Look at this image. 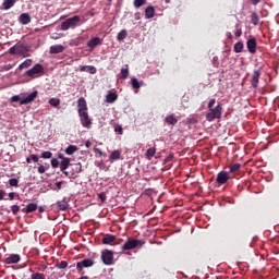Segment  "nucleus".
Returning <instances> with one entry per match:
<instances>
[{"instance_id": "f257e3e1", "label": "nucleus", "mask_w": 279, "mask_h": 279, "mask_svg": "<svg viewBox=\"0 0 279 279\" xmlns=\"http://www.w3.org/2000/svg\"><path fill=\"white\" fill-rule=\"evenodd\" d=\"M215 104H217V100L215 98H211L207 104L209 112L206 113V121H208L209 123L215 121V119H221V116L223 114V105L221 102H218L215 107Z\"/></svg>"}, {"instance_id": "f03ea898", "label": "nucleus", "mask_w": 279, "mask_h": 279, "mask_svg": "<svg viewBox=\"0 0 279 279\" xmlns=\"http://www.w3.org/2000/svg\"><path fill=\"white\" fill-rule=\"evenodd\" d=\"M32 51V46L23 45V44H16L13 47L9 49V53L11 56H23V58H27V53Z\"/></svg>"}, {"instance_id": "7ed1b4c3", "label": "nucleus", "mask_w": 279, "mask_h": 279, "mask_svg": "<svg viewBox=\"0 0 279 279\" xmlns=\"http://www.w3.org/2000/svg\"><path fill=\"white\" fill-rule=\"evenodd\" d=\"M25 75L32 80H36V77H43V75H45V66H43L40 63H36L32 69L25 72Z\"/></svg>"}, {"instance_id": "20e7f679", "label": "nucleus", "mask_w": 279, "mask_h": 279, "mask_svg": "<svg viewBox=\"0 0 279 279\" xmlns=\"http://www.w3.org/2000/svg\"><path fill=\"white\" fill-rule=\"evenodd\" d=\"M144 245L145 241L129 238L126 242L122 245V251L130 252V250H136V247H143Z\"/></svg>"}, {"instance_id": "39448f33", "label": "nucleus", "mask_w": 279, "mask_h": 279, "mask_svg": "<svg viewBox=\"0 0 279 279\" xmlns=\"http://www.w3.org/2000/svg\"><path fill=\"white\" fill-rule=\"evenodd\" d=\"M81 19L78 15H74L72 17H69L64 22L61 23V29L62 32H66L68 29H74V27H77Z\"/></svg>"}, {"instance_id": "423d86ee", "label": "nucleus", "mask_w": 279, "mask_h": 279, "mask_svg": "<svg viewBox=\"0 0 279 279\" xmlns=\"http://www.w3.org/2000/svg\"><path fill=\"white\" fill-rule=\"evenodd\" d=\"M78 117L81 119V124L83 125V128L90 130V125H93V120L90 119V116H88V111L78 113Z\"/></svg>"}, {"instance_id": "0eeeda50", "label": "nucleus", "mask_w": 279, "mask_h": 279, "mask_svg": "<svg viewBox=\"0 0 279 279\" xmlns=\"http://www.w3.org/2000/svg\"><path fill=\"white\" fill-rule=\"evenodd\" d=\"M259 82H260V70H254L250 80V84L254 90L258 88Z\"/></svg>"}, {"instance_id": "6e6552de", "label": "nucleus", "mask_w": 279, "mask_h": 279, "mask_svg": "<svg viewBox=\"0 0 279 279\" xmlns=\"http://www.w3.org/2000/svg\"><path fill=\"white\" fill-rule=\"evenodd\" d=\"M93 265H95V260L90 258L83 259L82 262L76 263V271H78V274H84L82 272L84 270V267L88 268L93 267Z\"/></svg>"}, {"instance_id": "1a4fd4ad", "label": "nucleus", "mask_w": 279, "mask_h": 279, "mask_svg": "<svg viewBox=\"0 0 279 279\" xmlns=\"http://www.w3.org/2000/svg\"><path fill=\"white\" fill-rule=\"evenodd\" d=\"M101 260L105 265H112V260H114V253L108 250L102 251Z\"/></svg>"}, {"instance_id": "9d476101", "label": "nucleus", "mask_w": 279, "mask_h": 279, "mask_svg": "<svg viewBox=\"0 0 279 279\" xmlns=\"http://www.w3.org/2000/svg\"><path fill=\"white\" fill-rule=\"evenodd\" d=\"M38 97V90H34L33 93L28 94L25 98L20 100V106H27V104H32V101L36 100Z\"/></svg>"}, {"instance_id": "9b49d317", "label": "nucleus", "mask_w": 279, "mask_h": 279, "mask_svg": "<svg viewBox=\"0 0 279 279\" xmlns=\"http://www.w3.org/2000/svg\"><path fill=\"white\" fill-rule=\"evenodd\" d=\"M71 167V159L70 158H63V160L60 162V171L65 174V177L71 175L70 171H66Z\"/></svg>"}, {"instance_id": "f8f14e48", "label": "nucleus", "mask_w": 279, "mask_h": 279, "mask_svg": "<svg viewBox=\"0 0 279 279\" xmlns=\"http://www.w3.org/2000/svg\"><path fill=\"white\" fill-rule=\"evenodd\" d=\"M229 180H230V177L228 175V172L220 171L217 174L216 182H217V184H219V186H221L222 184H226V182H228Z\"/></svg>"}, {"instance_id": "ddd939ff", "label": "nucleus", "mask_w": 279, "mask_h": 279, "mask_svg": "<svg viewBox=\"0 0 279 279\" xmlns=\"http://www.w3.org/2000/svg\"><path fill=\"white\" fill-rule=\"evenodd\" d=\"M77 112L78 114H82V112H88V105L86 104V99L84 97H81L77 100Z\"/></svg>"}, {"instance_id": "4468645a", "label": "nucleus", "mask_w": 279, "mask_h": 279, "mask_svg": "<svg viewBox=\"0 0 279 279\" xmlns=\"http://www.w3.org/2000/svg\"><path fill=\"white\" fill-rule=\"evenodd\" d=\"M101 241L104 245H112L113 243H119V240H117V235L112 234H106Z\"/></svg>"}, {"instance_id": "2eb2a0df", "label": "nucleus", "mask_w": 279, "mask_h": 279, "mask_svg": "<svg viewBox=\"0 0 279 279\" xmlns=\"http://www.w3.org/2000/svg\"><path fill=\"white\" fill-rule=\"evenodd\" d=\"M246 47L251 53H256V47H257L256 38L251 37L250 39H247Z\"/></svg>"}, {"instance_id": "dca6fc26", "label": "nucleus", "mask_w": 279, "mask_h": 279, "mask_svg": "<svg viewBox=\"0 0 279 279\" xmlns=\"http://www.w3.org/2000/svg\"><path fill=\"white\" fill-rule=\"evenodd\" d=\"M36 210H38V204L29 203L25 208L22 209V213L29 215V213H36Z\"/></svg>"}, {"instance_id": "f3484780", "label": "nucleus", "mask_w": 279, "mask_h": 279, "mask_svg": "<svg viewBox=\"0 0 279 279\" xmlns=\"http://www.w3.org/2000/svg\"><path fill=\"white\" fill-rule=\"evenodd\" d=\"M21 260V255L13 254L4 259L5 265H15V263H19Z\"/></svg>"}, {"instance_id": "a211bd4d", "label": "nucleus", "mask_w": 279, "mask_h": 279, "mask_svg": "<svg viewBox=\"0 0 279 279\" xmlns=\"http://www.w3.org/2000/svg\"><path fill=\"white\" fill-rule=\"evenodd\" d=\"M20 23L22 25H29V23H32V16L29 15V13H22L20 15Z\"/></svg>"}, {"instance_id": "6ab92c4d", "label": "nucleus", "mask_w": 279, "mask_h": 279, "mask_svg": "<svg viewBox=\"0 0 279 279\" xmlns=\"http://www.w3.org/2000/svg\"><path fill=\"white\" fill-rule=\"evenodd\" d=\"M63 51H64V46L53 45V46L50 47L49 53L58 54V53H62Z\"/></svg>"}, {"instance_id": "aec40b11", "label": "nucleus", "mask_w": 279, "mask_h": 279, "mask_svg": "<svg viewBox=\"0 0 279 279\" xmlns=\"http://www.w3.org/2000/svg\"><path fill=\"white\" fill-rule=\"evenodd\" d=\"M98 45H101V38L99 37H94L87 43V47H89V49H95Z\"/></svg>"}, {"instance_id": "412c9836", "label": "nucleus", "mask_w": 279, "mask_h": 279, "mask_svg": "<svg viewBox=\"0 0 279 279\" xmlns=\"http://www.w3.org/2000/svg\"><path fill=\"white\" fill-rule=\"evenodd\" d=\"M156 16V9L151 5L145 9V17L146 19H154Z\"/></svg>"}, {"instance_id": "4be33fe9", "label": "nucleus", "mask_w": 279, "mask_h": 279, "mask_svg": "<svg viewBox=\"0 0 279 279\" xmlns=\"http://www.w3.org/2000/svg\"><path fill=\"white\" fill-rule=\"evenodd\" d=\"M106 99H107L108 104H114V101H117V99H119V95H117V93L110 92L109 94H107Z\"/></svg>"}, {"instance_id": "5701e85b", "label": "nucleus", "mask_w": 279, "mask_h": 279, "mask_svg": "<svg viewBox=\"0 0 279 279\" xmlns=\"http://www.w3.org/2000/svg\"><path fill=\"white\" fill-rule=\"evenodd\" d=\"M81 71H86L87 73L95 75V73H97V68H95L94 65H83L81 68Z\"/></svg>"}, {"instance_id": "b1692460", "label": "nucleus", "mask_w": 279, "mask_h": 279, "mask_svg": "<svg viewBox=\"0 0 279 279\" xmlns=\"http://www.w3.org/2000/svg\"><path fill=\"white\" fill-rule=\"evenodd\" d=\"M73 167L74 168L70 172V175H75L76 173H82V163L81 162L74 163Z\"/></svg>"}, {"instance_id": "393cba45", "label": "nucleus", "mask_w": 279, "mask_h": 279, "mask_svg": "<svg viewBox=\"0 0 279 279\" xmlns=\"http://www.w3.org/2000/svg\"><path fill=\"white\" fill-rule=\"evenodd\" d=\"M165 121H166V123H168V125L178 124V119L173 114L166 117Z\"/></svg>"}, {"instance_id": "a878e982", "label": "nucleus", "mask_w": 279, "mask_h": 279, "mask_svg": "<svg viewBox=\"0 0 279 279\" xmlns=\"http://www.w3.org/2000/svg\"><path fill=\"white\" fill-rule=\"evenodd\" d=\"M57 206H58L59 210H68L69 203L66 202V199H62V201L57 202Z\"/></svg>"}, {"instance_id": "bb28decb", "label": "nucleus", "mask_w": 279, "mask_h": 279, "mask_svg": "<svg viewBox=\"0 0 279 279\" xmlns=\"http://www.w3.org/2000/svg\"><path fill=\"white\" fill-rule=\"evenodd\" d=\"M14 3H16V0H4L2 3L3 10H10L14 7Z\"/></svg>"}, {"instance_id": "cd10ccee", "label": "nucleus", "mask_w": 279, "mask_h": 279, "mask_svg": "<svg viewBox=\"0 0 279 279\" xmlns=\"http://www.w3.org/2000/svg\"><path fill=\"white\" fill-rule=\"evenodd\" d=\"M243 43L242 41H238L234 44L233 46V51L234 53H242L243 52Z\"/></svg>"}, {"instance_id": "c85d7f7f", "label": "nucleus", "mask_w": 279, "mask_h": 279, "mask_svg": "<svg viewBox=\"0 0 279 279\" xmlns=\"http://www.w3.org/2000/svg\"><path fill=\"white\" fill-rule=\"evenodd\" d=\"M121 158V150H113L110 156H109V160H119Z\"/></svg>"}, {"instance_id": "c756f323", "label": "nucleus", "mask_w": 279, "mask_h": 279, "mask_svg": "<svg viewBox=\"0 0 279 279\" xmlns=\"http://www.w3.org/2000/svg\"><path fill=\"white\" fill-rule=\"evenodd\" d=\"M32 59H26L19 65L20 71H23V69H29V66H32Z\"/></svg>"}, {"instance_id": "7c9ffc66", "label": "nucleus", "mask_w": 279, "mask_h": 279, "mask_svg": "<svg viewBox=\"0 0 279 279\" xmlns=\"http://www.w3.org/2000/svg\"><path fill=\"white\" fill-rule=\"evenodd\" d=\"M75 151H77V146H75V145H70L69 147L65 148V154L68 156H73V154H75Z\"/></svg>"}, {"instance_id": "2f4dec72", "label": "nucleus", "mask_w": 279, "mask_h": 279, "mask_svg": "<svg viewBox=\"0 0 279 279\" xmlns=\"http://www.w3.org/2000/svg\"><path fill=\"white\" fill-rule=\"evenodd\" d=\"M259 21H260V17L258 16V13L254 12L251 14V23L253 25L255 26L258 25Z\"/></svg>"}, {"instance_id": "473e14b6", "label": "nucleus", "mask_w": 279, "mask_h": 279, "mask_svg": "<svg viewBox=\"0 0 279 279\" xmlns=\"http://www.w3.org/2000/svg\"><path fill=\"white\" fill-rule=\"evenodd\" d=\"M154 156H156V147H150L146 150V157L148 158V160H151V158H154Z\"/></svg>"}, {"instance_id": "72a5a7b5", "label": "nucleus", "mask_w": 279, "mask_h": 279, "mask_svg": "<svg viewBox=\"0 0 279 279\" xmlns=\"http://www.w3.org/2000/svg\"><path fill=\"white\" fill-rule=\"evenodd\" d=\"M126 68H122L121 69V80H128L129 75H130V70L128 68V65H125Z\"/></svg>"}, {"instance_id": "f704fd0d", "label": "nucleus", "mask_w": 279, "mask_h": 279, "mask_svg": "<svg viewBox=\"0 0 279 279\" xmlns=\"http://www.w3.org/2000/svg\"><path fill=\"white\" fill-rule=\"evenodd\" d=\"M131 85H132V88H141V83L136 77L131 78Z\"/></svg>"}, {"instance_id": "c9c22d12", "label": "nucleus", "mask_w": 279, "mask_h": 279, "mask_svg": "<svg viewBox=\"0 0 279 279\" xmlns=\"http://www.w3.org/2000/svg\"><path fill=\"white\" fill-rule=\"evenodd\" d=\"M125 38H128V31L122 29V31L118 34V40H125Z\"/></svg>"}, {"instance_id": "e433bc0d", "label": "nucleus", "mask_w": 279, "mask_h": 279, "mask_svg": "<svg viewBox=\"0 0 279 279\" xmlns=\"http://www.w3.org/2000/svg\"><path fill=\"white\" fill-rule=\"evenodd\" d=\"M31 279H47V277L45 276V274L34 272V274L31 276Z\"/></svg>"}, {"instance_id": "4c0bfd02", "label": "nucleus", "mask_w": 279, "mask_h": 279, "mask_svg": "<svg viewBox=\"0 0 279 279\" xmlns=\"http://www.w3.org/2000/svg\"><path fill=\"white\" fill-rule=\"evenodd\" d=\"M146 1L145 0H134L133 5L134 8L138 9V8H143V5H145Z\"/></svg>"}, {"instance_id": "58836bf2", "label": "nucleus", "mask_w": 279, "mask_h": 279, "mask_svg": "<svg viewBox=\"0 0 279 279\" xmlns=\"http://www.w3.org/2000/svg\"><path fill=\"white\" fill-rule=\"evenodd\" d=\"M49 104H50V106H53V108H58V106H60V99H58V98H51V99L49 100Z\"/></svg>"}, {"instance_id": "ea45409f", "label": "nucleus", "mask_w": 279, "mask_h": 279, "mask_svg": "<svg viewBox=\"0 0 279 279\" xmlns=\"http://www.w3.org/2000/svg\"><path fill=\"white\" fill-rule=\"evenodd\" d=\"M241 169V163H234L230 167V173H235V171H239Z\"/></svg>"}, {"instance_id": "a19ab883", "label": "nucleus", "mask_w": 279, "mask_h": 279, "mask_svg": "<svg viewBox=\"0 0 279 279\" xmlns=\"http://www.w3.org/2000/svg\"><path fill=\"white\" fill-rule=\"evenodd\" d=\"M52 156H53V153H52V151H49V150L44 151V153L41 154V158H44L45 160H49V158H51Z\"/></svg>"}, {"instance_id": "79ce46f5", "label": "nucleus", "mask_w": 279, "mask_h": 279, "mask_svg": "<svg viewBox=\"0 0 279 279\" xmlns=\"http://www.w3.org/2000/svg\"><path fill=\"white\" fill-rule=\"evenodd\" d=\"M58 269H66V267H69V263H66V260H61L58 265H57Z\"/></svg>"}, {"instance_id": "37998d69", "label": "nucleus", "mask_w": 279, "mask_h": 279, "mask_svg": "<svg viewBox=\"0 0 279 279\" xmlns=\"http://www.w3.org/2000/svg\"><path fill=\"white\" fill-rule=\"evenodd\" d=\"M50 163H51L52 169H58V167H60V161H58V159H56V158H52Z\"/></svg>"}, {"instance_id": "c03bdc74", "label": "nucleus", "mask_w": 279, "mask_h": 279, "mask_svg": "<svg viewBox=\"0 0 279 279\" xmlns=\"http://www.w3.org/2000/svg\"><path fill=\"white\" fill-rule=\"evenodd\" d=\"M21 210V207L19 205L11 206V213L13 215H19V211Z\"/></svg>"}, {"instance_id": "a18cd8bd", "label": "nucleus", "mask_w": 279, "mask_h": 279, "mask_svg": "<svg viewBox=\"0 0 279 279\" xmlns=\"http://www.w3.org/2000/svg\"><path fill=\"white\" fill-rule=\"evenodd\" d=\"M114 132H117V134H123V126H121V124H116Z\"/></svg>"}, {"instance_id": "49530a36", "label": "nucleus", "mask_w": 279, "mask_h": 279, "mask_svg": "<svg viewBox=\"0 0 279 279\" xmlns=\"http://www.w3.org/2000/svg\"><path fill=\"white\" fill-rule=\"evenodd\" d=\"M213 66H215V69H219V57L215 56L213 58Z\"/></svg>"}, {"instance_id": "de8ad7c7", "label": "nucleus", "mask_w": 279, "mask_h": 279, "mask_svg": "<svg viewBox=\"0 0 279 279\" xmlns=\"http://www.w3.org/2000/svg\"><path fill=\"white\" fill-rule=\"evenodd\" d=\"M9 184L10 186H19V179H10Z\"/></svg>"}, {"instance_id": "09e8293b", "label": "nucleus", "mask_w": 279, "mask_h": 279, "mask_svg": "<svg viewBox=\"0 0 279 279\" xmlns=\"http://www.w3.org/2000/svg\"><path fill=\"white\" fill-rule=\"evenodd\" d=\"M38 173L43 174L47 171V168L44 165H39L37 168Z\"/></svg>"}, {"instance_id": "8fccbe9b", "label": "nucleus", "mask_w": 279, "mask_h": 279, "mask_svg": "<svg viewBox=\"0 0 279 279\" xmlns=\"http://www.w3.org/2000/svg\"><path fill=\"white\" fill-rule=\"evenodd\" d=\"M172 160H173V154H169V155L165 158L163 162H165V165H167V162H171Z\"/></svg>"}, {"instance_id": "3c124183", "label": "nucleus", "mask_w": 279, "mask_h": 279, "mask_svg": "<svg viewBox=\"0 0 279 279\" xmlns=\"http://www.w3.org/2000/svg\"><path fill=\"white\" fill-rule=\"evenodd\" d=\"M98 197L100 198V201H101L102 203L106 202V199H107L105 193H99V194H98Z\"/></svg>"}, {"instance_id": "603ef678", "label": "nucleus", "mask_w": 279, "mask_h": 279, "mask_svg": "<svg viewBox=\"0 0 279 279\" xmlns=\"http://www.w3.org/2000/svg\"><path fill=\"white\" fill-rule=\"evenodd\" d=\"M14 197H19V194H16V192H10L9 193V198L14 199Z\"/></svg>"}, {"instance_id": "864d4df0", "label": "nucleus", "mask_w": 279, "mask_h": 279, "mask_svg": "<svg viewBox=\"0 0 279 279\" xmlns=\"http://www.w3.org/2000/svg\"><path fill=\"white\" fill-rule=\"evenodd\" d=\"M243 35V31L241 28H239L236 32H235V37L236 38H241V36Z\"/></svg>"}, {"instance_id": "5fc2aeb1", "label": "nucleus", "mask_w": 279, "mask_h": 279, "mask_svg": "<svg viewBox=\"0 0 279 279\" xmlns=\"http://www.w3.org/2000/svg\"><path fill=\"white\" fill-rule=\"evenodd\" d=\"M16 101H21V97L20 96H13L11 98V102H16Z\"/></svg>"}, {"instance_id": "6e6d98bb", "label": "nucleus", "mask_w": 279, "mask_h": 279, "mask_svg": "<svg viewBox=\"0 0 279 279\" xmlns=\"http://www.w3.org/2000/svg\"><path fill=\"white\" fill-rule=\"evenodd\" d=\"M31 158L33 159V162H38V160H39L37 155H31Z\"/></svg>"}, {"instance_id": "4d7b16f0", "label": "nucleus", "mask_w": 279, "mask_h": 279, "mask_svg": "<svg viewBox=\"0 0 279 279\" xmlns=\"http://www.w3.org/2000/svg\"><path fill=\"white\" fill-rule=\"evenodd\" d=\"M56 186H57L58 191H60L62 189V181L57 182Z\"/></svg>"}, {"instance_id": "13d9d810", "label": "nucleus", "mask_w": 279, "mask_h": 279, "mask_svg": "<svg viewBox=\"0 0 279 279\" xmlns=\"http://www.w3.org/2000/svg\"><path fill=\"white\" fill-rule=\"evenodd\" d=\"M51 38H52V40H58V38H60V37L58 36V33H54V34L51 36Z\"/></svg>"}, {"instance_id": "bf43d9fd", "label": "nucleus", "mask_w": 279, "mask_h": 279, "mask_svg": "<svg viewBox=\"0 0 279 279\" xmlns=\"http://www.w3.org/2000/svg\"><path fill=\"white\" fill-rule=\"evenodd\" d=\"M260 0H251V3H252V5H258V2H259Z\"/></svg>"}, {"instance_id": "052dcab7", "label": "nucleus", "mask_w": 279, "mask_h": 279, "mask_svg": "<svg viewBox=\"0 0 279 279\" xmlns=\"http://www.w3.org/2000/svg\"><path fill=\"white\" fill-rule=\"evenodd\" d=\"M4 195H5V192L3 190H0V201L3 199Z\"/></svg>"}, {"instance_id": "680f3d73", "label": "nucleus", "mask_w": 279, "mask_h": 279, "mask_svg": "<svg viewBox=\"0 0 279 279\" xmlns=\"http://www.w3.org/2000/svg\"><path fill=\"white\" fill-rule=\"evenodd\" d=\"M227 38H229V40H232V38H233L232 33L228 32L227 33Z\"/></svg>"}, {"instance_id": "e2e57ef3", "label": "nucleus", "mask_w": 279, "mask_h": 279, "mask_svg": "<svg viewBox=\"0 0 279 279\" xmlns=\"http://www.w3.org/2000/svg\"><path fill=\"white\" fill-rule=\"evenodd\" d=\"M92 143L90 141L85 142V147L88 149L90 147Z\"/></svg>"}, {"instance_id": "0e129e2a", "label": "nucleus", "mask_w": 279, "mask_h": 279, "mask_svg": "<svg viewBox=\"0 0 279 279\" xmlns=\"http://www.w3.org/2000/svg\"><path fill=\"white\" fill-rule=\"evenodd\" d=\"M58 158H60L61 160H64V158H68V157H64V155L59 154V155H58Z\"/></svg>"}, {"instance_id": "69168bd1", "label": "nucleus", "mask_w": 279, "mask_h": 279, "mask_svg": "<svg viewBox=\"0 0 279 279\" xmlns=\"http://www.w3.org/2000/svg\"><path fill=\"white\" fill-rule=\"evenodd\" d=\"M38 213H45V207H39Z\"/></svg>"}, {"instance_id": "338daca9", "label": "nucleus", "mask_w": 279, "mask_h": 279, "mask_svg": "<svg viewBox=\"0 0 279 279\" xmlns=\"http://www.w3.org/2000/svg\"><path fill=\"white\" fill-rule=\"evenodd\" d=\"M95 151L97 153V154H99L100 156H101V149H99V148H95Z\"/></svg>"}, {"instance_id": "774afa93", "label": "nucleus", "mask_w": 279, "mask_h": 279, "mask_svg": "<svg viewBox=\"0 0 279 279\" xmlns=\"http://www.w3.org/2000/svg\"><path fill=\"white\" fill-rule=\"evenodd\" d=\"M26 162H28V163L32 162V158L27 157Z\"/></svg>"}]
</instances>
